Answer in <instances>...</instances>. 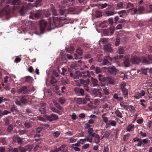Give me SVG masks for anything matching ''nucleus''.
<instances>
[{
	"label": "nucleus",
	"mask_w": 152,
	"mask_h": 152,
	"mask_svg": "<svg viewBox=\"0 0 152 152\" xmlns=\"http://www.w3.org/2000/svg\"><path fill=\"white\" fill-rule=\"evenodd\" d=\"M50 11L52 14L49 11H47L45 14V17L49 20L48 23H47L46 21L42 19L39 22L40 30L41 33L45 32L47 28L48 29L47 30L49 31L54 29L55 27H61L63 26L64 24L69 23L68 22L65 21L64 18L56 17L58 15L56 9L51 8Z\"/></svg>",
	"instance_id": "f257e3e1"
},
{
	"label": "nucleus",
	"mask_w": 152,
	"mask_h": 152,
	"mask_svg": "<svg viewBox=\"0 0 152 152\" xmlns=\"http://www.w3.org/2000/svg\"><path fill=\"white\" fill-rule=\"evenodd\" d=\"M21 2L19 0H13L12 2V4L14 5V8L16 9H20V13L22 16H23L25 14V11L30 9V6L31 5V3H28L25 6H22L20 4Z\"/></svg>",
	"instance_id": "f03ea898"
},
{
	"label": "nucleus",
	"mask_w": 152,
	"mask_h": 152,
	"mask_svg": "<svg viewBox=\"0 0 152 152\" xmlns=\"http://www.w3.org/2000/svg\"><path fill=\"white\" fill-rule=\"evenodd\" d=\"M132 63L134 64H138L140 62H141L145 64H149L150 62L146 58L143 57L141 59L136 56H132L131 58Z\"/></svg>",
	"instance_id": "7ed1b4c3"
},
{
	"label": "nucleus",
	"mask_w": 152,
	"mask_h": 152,
	"mask_svg": "<svg viewBox=\"0 0 152 152\" xmlns=\"http://www.w3.org/2000/svg\"><path fill=\"white\" fill-rule=\"evenodd\" d=\"M42 13V10H39L35 11L34 12H30L29 18L33 20H37L39 18L41 17Z\"/></svg>",
	"instance_id": "20e7f679"
},
{
	"label": "nucleus",
	"mask_w": 152,
	"mask_h": 152,
	"mask_svg": "<svg viewBox=\"0 0 152 152\" xmlns=\"http://www.w3.org/2000/svg\"><path fill=\"white\" fill-rule=\"evenodd\" d=\"M27 96H20L15 101L16 104L20 107L23 104H26L27 102Z\"/></svg>",
	"instance_id": "39448f33"
},
{
	"label": "nucleus",
	"mask_w": 152,
	"mask_h": 152,
	"mask_svg": "<svg viewBox=\"0 0 152 152\" xmlns=\"http://www.w3.org/2000/svg\"><path fill=\"white\" fill-rule=\"evenodd\" d=\"M113 59V58L110 57L109 56V54H108L104 57V58L102 61V64L103 65H110Z\"/></svg>",
	"instance_id": "423d86ee"
},
{
	"label": "nucleus",
	"mask_w": 152,
	"mask_h": 152,
	"mask_svg": "<svg viewBox=\"0 0 152 152\" xmlns=\"http://www.w3.org/2000/svg\"><path fill=\"white\" fill-rule=\"evenodd\" d=\"M90 99L88 95H86L85 98H78L77 99L76 102L77 104H84L87 103V101H89Z\"/></svg>",
	"instance_id": "0eeeda50"
},
{
	"label": "nucleus",
	"mask_w": 152,
	"mask_h": 152,
	"mask_svg": "<svg viewBox=\"0 0 152 152\" xmlns=\"http://www.w3.org/2000/svg\"><path fill=\"white\" fill-rule=\"evenodd\" d=\"M74 91L77 96H83L86 94L85 93L84 89L78 87H75L74 89Z\"/></svg>",
	"instance_id": "6e6552de"
},
{
	"label": "nucleus",
	"mask_w": 152,
	"mask_h": 152,
	"mask_svg": "<svg viewBox=\"0 0 152 152\" xmlns=\"http://www.w3.org/2000/svg\"><path fill=\"white\" fill-rule=\"evenodd\" d=\"M126 84L124 83L121 86V88L123 95L125 98H127L128 97V91L125 87Z\"/></svg>",
	"instance_id": "1a4fd4ad"
},
{
	"label": "nucleus",
	"mask_w": 152,
	"mask_h": 152,
	"mask_svg": "<svg viewBox=\"0 0 152 152\" xmlns=\"http://www.w3.org/2000/svg\"><path fill=\"white\" fill-rule=\"evenodd\" d=\"M111 7V6H109L105 11V14L107 16L113 15L115 13V10L110 9Z\"/></svg>",
	"instance_id": "9d476101"
},
{
	"label": "nucleus",
	"mask_w": 152,
	"mask_h": 152,
	"mask_svg": "<svg viewBox=\"0 0 152 152\" xmlns=\"http://www.w3.org/2000/svg\"><path fill=\"white\" fill-rule=\"evenodd\" d=\"M27 88L26 86H23L18 90L17 92L19 94L22 93L23 94L28 93L29 91V89H27Z\"/></svg>",
	"instance_id": "9b49d317"
},
{
	"label": "nucleus",
	"mask_w": 152,
	"mask_h": 152,
	"mask_svg": "<svg viewBox=\"0 0 152 152\" xmlns=\"http://www.w3.org/2000/svg\"><path fill=\"white\" fill-rule=\"evenodd\" d=\"M13 141L15 142H17L19 144H21L23 143V141L22 139L24 138H21L18 135H14L12 138Z\"/></svg>",
	"instance_id": "f8f14e48"
},
{
	"label": "nucleus",
	"mask_w": 152,
	"mask_h": 152,
	"mask_svg": "<svg viewBox=\"0 0 152 152\" xmlns=\"http://www.w3.org/2000/svg\"><path fill=\"white\" fill-rule=\"evenodd\" d=\"M103 48L105 51V53H106V54L107 55L108 54L109 55V54H107V52L112 53L113 50V49L110 44H107L104 45Z\"/></svg>",
	"instance_id": "ddd939ff"
},
{
	"label": "nucleus",
	"mask_w": 152,
	"mask_h": 152,
	"mask_svg": "<svg viewBox=\"0 0 152 152\" xmlns=\"http://www.w3.org/2000/svg\"><path fill=\"white\" fill-rule=\"evenodd\" d=\"M47 119L50 121H55L58 119V115L54 114H52L46 117Z\"/></svg>",
	"instance_id": "4468645a"
},
{
	"label": "nucleus",
	"mask_w": 152,
	"mask_h": 152,
	"mask_svg": "<svg viewBox=\"0 0 152 152\" xmlns=\"http://www.w3.org/2000/svg\"><path fill=\"white\" fill-rule=\"evenodd\" d=\"M108 72L113 75H116L118 72L117 69L115 66L109 67L107 68Z\"/></svg>",
	"instance_id": "2eb2a0df"
},
{
	"label": "nucleus",
	"mask_w": 152,
	"mask_h": 152,
	"mask_svg": "<svg viewBox=\"0 0 152 152\" xmlns=\"http://www.w3.org/2000/svg\"><path fill=\"white\" fill-rule=\"evenodd\" d=\"M105 82L107 84L110 85H114L115 80L114 78L111 77H106Z\"/></svg>",
	"instance_id": "dca6fc26"
},
{
	"label": "nucleus",
	"mask_w": 152,
	"mask_h": 152,
	"mask_svg": "<svg viewBox=\"0 0 152 152\" xmlns=\"http://www.w3.org/2000/svg\"><path fill=\"white\" fill-rule=\"evenodd\" d=\"M144 10V8L142 6H140L138 8H136L134 10V14H140Z\"/></svg>",
	"instance_id": "f3484780"
},
{
	"label": "nucleus",
	"mask_w": 152,
	"mask_h": 152,
	"mask_svg": "<svg viewBox=\"0 0 152 152\" xmlns=\"http://www.w3.org/2000/svg\"><path fill=\"white\" fill-rule=\"evenodd\" d=\"M59 13L61 15L66 16L67 15H68L67 10L63 8H60L59 10Z\"/></svg>",
	"instance_id": "a211bd4d"
},
{
	"label": "nucleus",
	"mask_w": 152,
	"mask_h": 152,
	"mask_svg": "<svg viewBox=\"0 0 152 152\" xmlns=\"http://www.w3.org/2000/svg\"><path fill=\"white\" fill-rule=\"evenodd\" d=\"M92 137L95 138L94 142L96 144H98L100 142V137L99 134H94L92 135Z\"/></svg>",
	"instance_id": "6ab92c4d"
},
{
	"label": "nucleus",
	"mask_w": 152,
	"mask_h": 152,
	"mask_svg": "<svg viewBox=\"0 0 152 152\" xmlns=\"http://www.w3.org/2000/svg\"><path fill=\"white\" fill-rule=\"evenodd\" d=\"M118 14L121 17L124 18L128 14L127 11L123 10L120 11L118 12Z\"/></svg>",
	"instance_id": "aec40b11"
},
{
	"label": "nucleus",
	"mask_w": 152,
	"mask_h": 152,
	"mask_svg": "<svg viewBox=\"0 0 152 152\" xmlns=\"http://www.w3.org/2000/svg\"><path fill=\"white\" fill-rule=\"evenodd\" d=\"M10 109L11 112H13V114H15L18 113V111L17 107L14 104L12 105V106L10 107Z\"/></svg>",
	"instance_id": "412c9836"
},
{
	"label": "nucleus",
	"mask_w": 152,
	"mask_h": 152,
	"mask_svg": "<svg viewBox=\"0 0 152 152\" xmlns=\"http://www.w3.org/2000/svg\"><path fill=\"white\" fill-rule=\"evenodd\" d=\"M124 63L125 66L126 67H128L131 65L130 63H132L131 59H130L128 57H125Z\"/></svg>",
	"instance_id": "4be33fe9"
},
{
	"label": "nucleus",
	"mask_w": 152,
	"mask_h": 152,
	"mask_svg": "<svg viewBox=\"0 0 152 152\" xmlns=\"http://www.w3.org/2000/svg\"><path fill=\"white\" fill-rule=\"evenodd\" d=\"M91 82L93 86L96 87L99 86L98 81L96 79L92 77L91 78Z\"/></svg>",
	"instance_id": "5701e85b"
},
{
	"label": "nucleus",
	"mask_w": 152,
	"mask_h": 152,
	"mask_svg": "<svg viewBox=\"0 0 152 152\" xmlns=\"http://www.w3.org/2000/svg\"><path fill=\"white\" fill-rule=\"evenodd\" d=\"M19 151L20 152H26V150L28 151H30L32 149V147L31 146H28L26 147L25 149H24L21 146H19L18 147Z\"/></svg>",
	"instance_id": "b1692460"
},
{
	"label": "nucleus",
	"mask_w": 152,
	"mask_h": 152,
	"mask_svg": "<svg viewBox=\"0 0 152 152\" xmlns=\"http://www.w3.org/2000/svg\"><path fill=\"white\" fill-rule=\"evenodd\" d=\"M118 53L119 54H124L125 53V48L122 46H120L118 48Z\"/></svg>",
	"instance_id": "393cba45"
},
{
	"label": "nucleus",
	"mask_w": 152,
	"mask_h": 152,
	"mask_svg": "<svg viewBox=\"0 0 152 152\" xmlns=\"http://www.w3.org/2000/svg\"><path fill=\"white\" fill-rule=\"evenodd\" d=\"M134 6V5L133 4L129 2L127 3L125 8L129 9V10H132L133 9Z\"/></svg>",
	"instance_id": "a878e982"
},
{
	"label": "nucleus",
	"mask_w": 152,
	"mask_h": 152,
	"mask_svg": "<svg viewBox=\"0 0 152 152\" xmlns=\"http://www.w3.org/2000/svg\"><path fill=\"white\" fill-rule=\"evenodd\" d=\"M42 0H36L34 5L33 7H38L42 6V4L41 2Z\"/></svg>",
	"instance_id": "bb28decb"
},
{
	"label": "nucleus",
	"mask_w": 152,
	"mask_h": 152,
	"mask_svg": "<svg viewBox=\"0 0 152 152\" xmlns=\"http://www.w3.org/2000/svg\"><path fill=\"white\" fill-rule=\"evenodd\" d=\"M103 92V94L104 95H107L109 94L110 91L108 89H107L104 86H102Z\"/></svg>",
	"instance_id": "cd10ccee"
},
{
	"label": "nucleus",
	"mask_w": 152,
	"mask_h": 152,
	"mask_svg": "<svg viewBox=\"0 0 152 152\" xmlns=\"http://www.w3.org/2000/svg\"><path fill=\"white\" fill-rule=\"evenodd\" d=\"M113 97L114 99H115L118 101H120L123 100V97L121 96H118V95L117 93H115L113 95Z\"/></svg>",
	"instance_id": "c85d7f7f"
},
{
	"label": "nucleus",
	"mask_w": 152,
	"mask_h": 152,
	"mask_svg": "<svg viewBox=\"0 0 152 152\" xmlns=\"http://www.w3.org/2000/svg\"><path fill=\"white\" fill-rule=\"evenodd\" d=\"M80 75L81 76H83L84 75H86L88 76V77H89L90 76V72L88 71H81L80 72Z\"/></svg>",
	"instance_id": "c756f323"
},
{
	"label": "nucleus",
	"mask_w": 152,
	"mask_h": 152,
	"mask_svg": "<svg viewBox=\"0 0 152 152\" xmlns=\"http://www.w3.org/2000/svg\"><path fill=\"white\" fill-rule=\"evenodd\" d=\"M149 69L148 68H142L139 71L141 72V73L145 75H147V71Z\"/></svg>",
	"instance_id": "7c9ffc66"
},
{
	"label": "nucleus",
	"mask_w": 152,
	"mask_h": 152,
	"mask_svg": "<svg viewBox=\"0 0 152 152\" xmlns=\"http://www.w3.org/2000/svg\"><path fill=\"white\" fill-rule=\"evenodd\" d=\"M97 77L100 82H104L105 81V80L106 77H104L103 75L101 74L98 75Z\"/></svg>",
	"instance_id": "2f4dec72"
},
{
	"label": "nucleus",
	"mask_w": 152,
	"mask_h": 152,
	"mask_svg": "<svg viewBox=\"0 0 152 152\" xmlns=\"http://www.w3.org/2000/svg\"><path fill=\"white\" fill-rule=\"evenodd\" d=\"M110 122V123L107 124L106 125V128L108 127L109 126H110V125L112 126H115L116 125V121L114 120H113L111 121H109Z\"/></svg>",
	"instance_id": "473e14b6"
},
{
	"label": "nucleus",
	"mask_w": 152,
	"mask_h": 152,
	"mask_svg": "<svg viewBox=\"0 0 152 152\" xmlns=\"http://www.w3.org/2000/svg\"><path fill=\"white\" fill-rule=\"evenodd\" d=\"M117 7L119 9L125 8V7L124 4L122 2H119L117 4Z\"/></svg>",
	"instance_id": "72a5a7b5"
},
{
	"label": "nucleus",
	"mask_w": 152,
	"mask_h": 152,
	"mask_svg": "<svg viewBox=\"0 0 152 152\" xmlns=\"http://www.w3.org/2000/svg\"><path fill=\"white\" fill-rule=\"evenodd\" d=\"M51 79L50 80V82L51 84L53 86H55V83L57 82L56 79L55 78V77L53 75H52L51 77Z\"/></svg>",
	"instance_id": "f704fd0d"
},
{
	"label": "nucleus",
	"mask_w": 152,
	"mask_h": 152,
	"mask_svg": "<svg viewBox=\"0 0 152 152\" xmlns=\"http://www.w3.org/2000/svg\"><path fill=\"white\" fill-rule=\"evenodd\" d=\"M58 102L61 104H64L66 101V99L64 96H62L59 98L58 99Z\"/></svg>",
	"instance_id": "c9c22d12"
},
{
	"label": "nucleus",
	"mask_w": 152,
	"mask_h": 152,
	"mask_svg": "<svg viewBox=\"0 0 152 152\" xmlns=\"http://www.w3.org/2000/svg\"><path fill=\"white\" fill-rule=\"evenodd\" d=\"M88 136L90 137H92V135L94 134H96L95 132H93L94 130L92 128H90L88 129Z\"/></svg>",
	"instance_id": "e433bc0d"
},
{
	"label": "nucleus",
	"mask_w": 152,
	"mask_h": 152,
	"mask_svg": "<svg viewBox=\"0 0 152 152\" xmlns=\"http://www.w3.org/2000/svg\"><path fill=\"white\" fill-rule=\"evenodd\" d=\"M66 51L70 53H72L75 50V48L72 46H71L69 48H66Z\"/></svg>",
	"instance_id": "4c0bfd02"
},
{
	"label": "nucleus",
	"mask_w": 152,
	"mask_h": 152,
	"mask_svg": "<svg viewBox=\"0 0 152 152\" xmlns=\"http://www.w3.org/2000/svg\"><path fill=\"white\" fill-rule=\"evenodd\" d=\"M47 107H40L39 109V111L40 112L41 114H45L47 110Z\"/></svg>",
	"instance_id": "58836bf2"
},
{
	"label": "nucleus",
	"mask_w": 152,
	"mask_h": 152,
	"mask_svg": "<svg viewBox=\"0 0 152 152\" xmlns=\"http://www.w3.org/2000/svg\"><path fill=\"white\" fill-rule=\"evenodd\" d=\"M76 53L79 56H81L83 53V50L80 48H78L76 49Z\"/></svg>",
	"instance_id": "ea45409f"
},
{
	"label": "nucleus",
	"mask_w": 152,
	"mask_h": 152,
	"mask_svg": "<svg viewBox=\"0 0 152 152\" xmlns=\"http://www.w3.org/2000/svg\"><path fill=\"white\" fill-rule=\"evenodd\" d=\"M61 83L64 85H66L68 83V80L64 78H62L61 79Z\"/></svg>",
	"instance_id": "a19ab883"
},
{
	"label": "nucleus",
	"mask_w": 152,
	"mask_h": 152,
	"mask_svg": "<svg viewBox=\"0 0 152 152\" xmlns=\"http://www.w3.org/2000/svg\"><path fill=\"white\" fill-rule=\"evenodd\" d=\"M32 80V78L30 76H28L25 77V81L31 83Z\"/></svg>",
	"instance_id": "79ce46f5"
},
{
	"label": "nucleus",
	"mask_w": 152,
	"mask_h": 152,
	"mask_svg": "<svg viewBox=\"0 0 152 152\" xmlns=\"http://www.w3.org/2000/svg\"><path fill=\"white\" fill-rule=\"evenodd\" d=\"M134 126L132 124H130L126 128V130L127 131L130 132L132 130V129L134 127Z\"/></svg>",
	"instance_id": "37998d69"
},
{
	"label": "nucleus",
	"mask_w": 152,
	"mask_h": 152,
	"mask_svg": "<svg viewBox=\"0 0 152 152\" xmlns=\"http://www.w3.org/2000/svg\"><path fill=\"white\" fill-rule=\"evenodd\" d=\"M115 113L118 117L120 118H122L123 117L122 113L118 110H116L115 111Z\"/></svg>",
	"instance_id": "c03bdc74"
},
{
	"label": "nucleus",
	"mask_w": 152,
	"mask_h": 152,
	"mask_svg": "<svg viewBox=\"0 0 152 152\" xmlns=\"http://www.w3.org/2000/svg\"><path fill=\"white\" fill-rule=\"evenodd\" d=\"M102 71V69L99 67L96 66L95 68V71L96 74H98L101 73Z\"/></svg>",
	"instance_id": "a18cd8bd"
},
{
	"label": "nucleus",
	"mask_w": 152,
	"mask_h": 152,
	"mask_svg": "<svg viewBox=\"0 0 152 152\" xmlns=\"http://www.w3.org/2000/svg\"><path fill=\"white\" fill-rule=\"evenodd\" d=\"M60 134V132L58 131L54 132L53 133V136L55 137H58Z\"/></svg>",
	"instance_id": "49530a36"
},
{
	"label": "nucleus",
	"mask_w": 152,
	"mask_h": 152,
	"mask_svg": "<svg viewBox=\"0 0 152 152\" xmlns=\"http://www.w3.org/2000/svg\"><path fill=\"white\" fill-rule=\"evenodd\" d=\"M0 143H1L3 145H5L7 143V140L5 138L3 137L0 138Z\"/></svg>",
	"instance_id": "de8ad7c7"
},
{
	"label": "nucleus",
	"mask_w": 152,
	"mask_h": 152,
	"mask_svg": "<svg viewBox=\"0 0 152 152\" xmlns=\"http://www.w3.org/2000/svg\"><path fill=\"white\" fill-rule=\"evenodd\" d=\"M95 15L96 18H100L102 15V12L99 11H96Z\"/></svg>",
	"instance_id": "09e8293b"
},
{
	"label": "nucleus",
	"mask_w": 152,
	"mask_h": 152,
	"mask_svg": "<svg viewBox=\"0 0 152 152\" xmlns=\"http://www.w3.org/2000/svg\"><path fill=\"white\" fill-rule=\"evenodd\" d=\"M109 6L107 3L102 4H99V6L100 7L101 9H104Z\"/></svg>",
	"instance_id": "8fccbe9b"
},
{
	"label": "nucleus",
	"mask_w": 152,
	"mask_h": 152,
	"mask_svg": "<svg viewBox=\"0 0 152 152\" xmlns=\"http://www.w3.org/2000/svg\"><path fill=\"white\" fill-rule=\"evenodd\" d=\"M120 105L121 107H123L124 109H127L128 108V105L126 104L125 103L123 102H121L120 103Z\"/></svg>",
	"instance_id": "3c124183"
},
{
	"label": "nucleus",
	"mask_w": 152,
	"mask_h": 152,
	"mask_svg": "<svg viewBox=\"0 0 152 152\" xmlns=\"http://www.w3.org/2000/svg\"><path fill=\"white\" fill-rule=\"evenodd\" d=\"M13 126L12 125H10L7 128V131L9 133H10L12 131L13 129Z\"/></svg>",
	"instance_id": "603ef678"
},
{
	"label": "nucleus",
	"mask_w": 152,
	"mask_h": 152,
	"mask_svg": "<svg viewBox=\"0 0 152 152\" xmlns=\"http://www.w3.org/2000/svg\"><path fill=\"white\" fill-rule=\"evenodd\" d=\"M119 17L118 16H116L114 18V22L116 24L119 23Z\"/></svg>",
	"instance_id": "864d4df0"
},
{
	"label": "nucleus",
	"mask_w": 152,
	"mask_h": 152,
	"mask_svg": "<svg viewBox=\"0 0 152 152\" xmlns=\"http://www.w3.org/2000/svg\"><path fill=\"white\" fill-rule=\"evenodd\" d=\"M65 58L66 59V58L68 59L69 60H70L73 58V56L70 54H66L65 55Z\"/></svg>",
	"instance_id": "5fc2aeb1"
},
{
	"label": "nucleus",
	"mask_w": 152,
	"mask_h": 152,
	"mask_svg": "<svg viewBox=\"0 0 152 152\" xmlns=\"http://www.w3.org/2000/svg\"><path fill=\"white\" fill-rule=\"evenodd\" d=\"M80 144H83V142H80V141H79L77 143H75V144H72V146H80Z\"/></svg>",
	"instance_id": "6e6d98bb"
},
{
	"label": "nucleus",
	"mask_w": 152,
	"mask_h": 152,
	"mask_svg": "<svg viewBox=\"0 0 152 152\" xmlns=\"http://www.w3.org/2000/svg\"><path fill=\"white\" fill-rule=\"evenodd\" d=\"M75 62L77 66H80L83 63V61L81 60H79L77 61H75Z\"/></svg>",
	"instance_id": "4d7b16f0"
},
{
	"label": "nucleus",
	"mask_w": 152,
	"mask_h": 152,
	"mask_svg": "<svg viewBox=\"0 0 152 152\" xmlns=\"http://www.w3.org/2000/svg\"><path fill=\"white\" fill-rule=\"evenodd\" d=\"M75 10V8L74 7H70L69 8L68 11V13L69 14V12H74Z\"/></svg>",
	"instance_id": "13d9d810"
},
{
	"label": "nucleus",
	"mask_w": 152,
	"mask_h": 152,
	"mask_svg": "<svg viewBox=\"0 0 152 152\" xmlns=\"http://www.w3.org/2000/svg\"><path fill=\"white\" fill-rule=\"evenodd\" d=\"M18 133L20 135H21L26 134V131L25 130H20L19 131Z\"/></svg>",
	"instance_id": "bf43d9fd"
},
{
	"label": "nucleus",
	"mask_w": 152,
	"mask_h": 152,
	"mask_svg": "<svg viewBox=\"0 0 152 152\" xmlns=\"http://www.w3.org/2000/svg\"><path fill=\"white\" fill-rule=\"evenodd\" d=\"M102 118L103 119V121L105 122L106 124L107 123L108 119L107 117L105 116H103V115H102Z\"/></svg>",
	"instance_id": "052dcab7"
},
{
	"label": "nucleus",
	"mask_w": 152,
	"mask_h": 152,
	"mask_svg": "<svg viewBox=\"0 0 152 152\" xmlns=\"http://www.w3.org/2000/svg\"><path fill=\"white\" fill-rule=\"evenodd\" d=\"M104 33L107 35H110L109 29H105L104 31Z\"/></svg>",
	"instance_id": "680f3d73"
},
{
	"label": "nucleus",
	"mask_w": 152,
	"mask_h": 152,
	"mask_svg": "<svg viewBox=\"0 0 152 152\" xmlns=\"http://www.w3.org/2000/svg\"><path fill=\"white\" fill-rule=\"evenodd\" d=\"M66 147V145H62L59 148H58V150L57 151H63L64 150V148Z\"/></svg>",
	"instance_id": "e2e57ef3"
},
{
	"label": "nucleus",
	"mask_w": 152,
	"mask_h": 152,
	"mask_svg": "<svg viewBox=\"0 0 152 152\" xmlns=\"http://www.w3.org/2000/svg\"><path fill=\"white\" fill-rule=\"evenodd\" d=\"M146 58L148 59V61H149L150 62V64L152 63V55H149L148 56V58Z\"/></svg>",
	"instance_id": "0e129e2a"
},
{
	"label": "nucleus",
	"mask_w": 152,
	"mask_h": 152,
	"mask_svg": "<svg viewBox=\"0 0 152 152\" xmlns=\"http://www.w3.org/2000/svg\"><path fill=\"white\" fill-rule=\"evenodd\" d=\"M24 125L26 128H29L31 127V124L28 122H25L24 124Z\"/></svg>",
	"instance_id": "69168bd1"
},
{
	"label": "nucleus",
	"mask_w": 152,
	"mask_h": 152,
	"mask_svg": "<svg viewBox=\"0 0 152 152\" xmlns=\"http://www.w3.org/2000/svg\"><path fill=\"white\" fill-rule=\"evenodd\" d=\"M71 118L73 120H75L77 119V115L74 113H72L71 116Z\"/></svg>",
	"instance_id": "338daca9"
},
{
	"label": "nucleus",
	"mask_w": 152,
	"mask_h": 152,
	"mask_svg": "<svg viewBox=\"0 0 152 152\" xmlns=\"http://www.w3.org/2000/svg\"><path fill=\"white\" fill-rule=\"evenodd\" d=\"M75 81L76 82L75 84L76 86H81V82L80 79L77 80H75Z\"/></svg>",
	"instance_id": "774afa93"
}]
</instances>
